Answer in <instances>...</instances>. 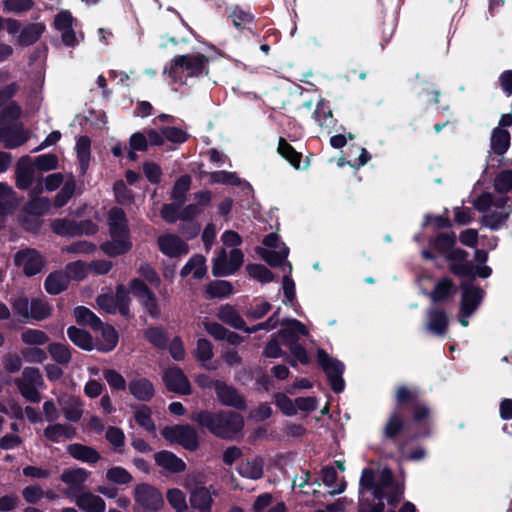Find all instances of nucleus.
I'll list each match as a JSON object with an SVG mask.
<instances>
[{"label":"nucleus","instance_id":"obj_1","mask_svg":"<svg viewBox=\"0 0 512 512\" xmlns=\"http://www.w3.org/2000/svg\"><path fill=\"white\" fill-rule=\"evenodd\" d=\"M360 490H371L377 503H361L359 512H383L386 500L389 505L395 506L401 499L403 488L393 481L392 472L388 468L374 471L365 468L360 478Z\"/></svg>","mask_w":512,"mask_h":512},{"label":"nucleus","instance_id":"obj_2","mask_svg":"<svg viewBox=\"0 0 512 512\" xmlns=\"http://www.w3.org/2000/svg\"><path fill=\"white\" fill-rule=\"evenodd\" d=\"M192 420L224 439L236 437L244 427L243 417L234 412L200 411L193 414Z\"/></svg>","mask_w":512,"mask_h":512},{"label":"nucleus","instance_id":"obj_3","mask_svg":"<svg viewBox=\"0 0 512 512\" xmlns=\"http://www.w3.org/2000/svg\"><path fill=\"white\" fill-rule=\"evenodd\" d=\"M476 210L483 214L481 223L485 227L497 230L512 212V197H495L491 193H483L473 201Z\"/></svg>","mask_w":512,"mask_h":512},{"label":"nucleus","instance_id":"obj_4","mask_svg":"<svg viewBox=\"0 0 512 512\" xmlns=\"http://www.w3.org/2000/svg\"><path fill=\"white\" fill-rule=\"evenodd\" d=\"M164 73H167L173 82L186 85L190 78L208 75L209 58L200 53L177 55Z\"/></svg>","mask_w":512,"mask_h":512},{"label":"nucleus","instance_id":"obj_5","mask_svg":"<svg viewBox=\"0 0 512 512\" xmlns=\"http://www.w3.org/2000/svg\"><path fill=\"white\" fill-rule=\"evenodd\" d=\"M183 486L189 492V501L193 509L211 512L213 497L218 493L212 486H205L204 477L201 474H188L183 480Z\"/></svg>","mask_w":512,"mask_h":512},{"label":"nucleus","instance_id":"obj_6","mask_svg":"<svg viewBox=\"0 0 512 512\" xmlns=\"http://www.w3.org/2000/svg\"><path fill=\"white\" fill-rule=\"evenodd\" d=\"M135 512H157L164 506L163 496L155 487L141 483L134 488Z\"/></svg>","mask_w":512,"mask_h":512},{"label":"nucleus","instance_id":"obj_7","mask_svg":"<svg viewBox=\"0 0 512 512\" xmlns=\"http://www.w3.org/2000/svg\"><path fill=\"white\" fill-rule=\"evenodd\" d=\"M96 302L98 307L106 313L119 312L125 317L129 316V291L122 284L117 286L115 295L101 294L97 297Z\"/></svg>","mask_w":512,"mask_h":512},{"label":"nucleus","instance_id":"obj_8","mask_svg":"<svg viewBox=\"0 0 512 512\" xmlns=\"http://www.w3.org/2000/svg\"><path fill=\"white\" fill-rule=\"evenodd\" d=\"M462 296L460 301L459 322L463 327H467L468 318L471 317L479 307L483 299V290L469 283L461 285Z\"/></svg>","mask_w":512,"mask_h":512},{"label":"nucleus","instance_id":"obj_9","mask_svg":"<svg viewBox=\"0 0 512 512\" xmlns=\"http://www.w3.org/2000/svg\"><path fill=\"white\" fill-rule=\"evenodd\" d=\"M43 378L38 368L26 367L16 384L21 395L30 402L40 401L39 388L43 386Z\"/></svg>","mask_w":512,"mask_h":512},{"label":"nucleus","instance_id":"obj_10","mask_svg":"<svg viewBox=\"0 0 512 512\" xmlns=\"http://www.w3.org/2000/svg\"><path fill=\"white\" fill-rule=\"evenodd\" d=\"M161 434L170 443L179 444L191 451L196 450L199 444L196 430L189 425L168 426Z\"/></svg>","mask_w":512,"mask_h":512},{"label":"nucleus","instance_id":"obj_11","mask_svg":"<svg viewBox=\"0 0 512 512\" xmlns=\"http://www.w3.org/2000/svg\"><path fill=\"white\" fill-rule=\"evenodd\" d=\"M91 473L84 468L66 469L60 475V480L66 485L63 493L69 498L73 499L75 495L81 491H85V484L88 481Z\"/></svg>","mask_w":512,"mask_h":512},{"label":"nucleus","instance_id":"obj_12","mask_svg":"<svg viewBox=\"0 0 512 512\" xmlns=\"http://www.w3.org/2000/svg\"><path fill=\"white\" fill-rule=\"evenodd\" d=\"M14 264L28 277L40 273L45 265L43 257L34 249H23L14 256Z\"/></svg>","mask_w":512,"mask_h":512},{"label":"nucleus","instance_id":"obj_13","mask_svg":"<svg viewBox=\"0 0 512 512\" xmlns=\"http://www.w3.org/2000/svg\"><path fill=\"white\" fill-rule=\"evenodd\" d=\"M318 361L327 374L334 392L339 393L343 391L345 386L342 378L344 365L335 359H331L324 350L318 351Z\"/></svg>","mask_w":512,"mask_h":512},{"label":"nucleus","instance_id":"obj_14","mask_svg":"<svg viewBox=\"0 0 512 512\" xmlns=\"http://www.w3.org/2000/svg\"><path fill=\"white\" fill-rule=\"evenodd\" d=\"M157 246L160 252L169 258H180L189 253L187 242L173 233L158 236Z\"/></svg>","mask_w":512,"mask_h":512},{"label":"nucleus","instance_id":"obj_15","mask_svg":"<svg viewBox=\"0 0 512 512\" xmlns=\"http://www.w3.org/2000/svg\"><path fill=\"white\" fill-rule=\"evenodd\" d=\"M53 231L61 236L92 235L97 231V225L92 221L74 222L66 219H57L52 223Z\"/></svg>","mask_w":512,"mask_h":512},{"label":"nucleus","instance_id":"obj_16","mask_svg":"<svg viewBox=\"0 0 512 512\" xmlns=\"http://www.w3.org/2000/svg\"><path fill=\"white\" fill-rule=\"evenodd\" d=\"M450 270L460 277H475L474 266L467 261L468 253L463 249H453L446 256Z\"/></svg>","mask_w":512,"mask_h":512},{"label":"nucleus","instance_id":"obj_17","mask_svg":"<svg viewBox=\"0 0 512 512\" xmlns=\"http://www.w3.org/2000/svg\"><path fill=\"white\" fill-rule=\"evenodd\" d=\"M163 380L167 389L172 392L182 395H188L191 392V386L187 377L178 367H171L165 370Z\"/></svg>","mask_w":512,"mask_h":512},{"label":"nucleus","instance_id":"obj_18","mask_svg":"<svg viewBox=\"0 0 512 512\" xmlns=\"http://www.w3.org/2000/svg\"><path fill=\"white\" fill-rule=\"evenodd\" d=\"M215 392L217 399L225 406L234 407L238 410H244L246 408L244 398L238 393V391L226 384L223 381H216Z\"/></svg>","mask_w":512,"mask_h":512},{"label":"nucleus","instance_id":"obj_19","mask_svg":"<svg viewBox=\"0 0 512 512\" xmlns=\"http://www.w3.org/2000/svg\"><path fill=\"white\" fill-rule=\"evenodd\" d=\"M72 500L84 512H105L106 510L104 499L89 489L81 491Z\"/></svg>","mask_w":512,"mask_h":512},{"label":"nucleus","instance_id":"obj_20","mask_svg":"<svg viewBox=\"0 0 512 512\" xmlns=\"http://www.w3.org/2000/svg\"><path fill=\"white\" fill-rule=\"evenodd\" d=\"M73 22L74 18L67 10L59 12L54 19L55 28L61 32L62 41L67 46H73L77 43Z\"/></svg>","mask_w":512,"mask_h":512},{"label":"nucleus","instance_id":"obj_21","mask_svg":"<svg viewBox=\"0 0 512 512\" xmlns=\"http://www.w3.org/2000/svg\"><path fill=\"white\" fill-rule=\"evenodd\" d=\"M28 132L21 126L11 127L0 124V142L8 149L21 146L28 140Z\"/></svg>","mask_w":512,"mask_h":512},{"label":"nucleus","instance_id":"obj_22","mask_svg":"<svg viewBox=\"0 0 512 512\" xmlns=\"http://www.w3.org/2000/svg\"><path fill=\"white\" fill-rule=\"evenodd\" d=\"M283 328L279 332L284 345L289 346L298 343L300 335H307L308 330L306 327L296 319H285L282 322Z\"/></svg>","mask_w":512,"mask_h":512},{"label":"nucleus","instance_id":"obj_23","mask_svg":"<svg viewBox=\"0 0 512 512\" xmlns=\"http://www.w3.org/2000/svg\"><path fill=\"white\" fill-rule=\"evenodd\" d=\"M58 403L64 414V417L71 422L80 420L83 414V402L74 396L63 395L58 398Z\"/></svg>","mask_w":512,"mask_h":512},{"label":"nucleus","instance_id":"obj_24","mask_svg":"<svg viewBox=\"0 0 512 512\" xmlns=\"http://www.w3.org/2000/svg\"><path fill=\"white\" fill-rule=\"evenodd\" d=\"M94 330L100 332L101 335V338L95 343L96 349L102 352H109L115 348L118 343V334L112 326L101 322L97 329Z\"/></svg>","mask_w":512,"mask_h":512},{"label":"nucleus","instance_id":"obj_25","mask_svg":"<svg viewBox=\"0 0 512 512\" xmlns=\"http://www.w3.org/2000/svg\"><path fill=\"white\" fill-rule=\"evenodd\" d=\"M130 393L139 401H149L155 394L152 382L146 378H135L129 382Z\"/></svg>","mask_w":512,"mask_h":512},{"label":"nucleus","instance_id":"obj_26","mask_svg":"<svg viewBox=\"0 0 512 512\" xmlns=\"http://www.w3.org/2000/svg\"><path fill=\"white\" fill-rule=\"evenodd\" d=\"M34 176V167L28 162V159L22 158L15 171L16 186L22 190L30 188L34 182Z\"/></svg>","mask_w":512,"mask_h":512},{"label":"nucleus","instance_id":"obj_27","mask_svg":"<svg viewBox=\"0 0 512 512\" xmlns=\"http://www.w3.org/2000/svg\"><path fill=\"white\" fill-rule=\"evenodd\" d=\"M189 274H192V276L198 280H201L206 276V274H207L206 259L203 255H200V254L193 255L187 261V263L182 267V269L180 271V275L182 277H186Z\"/></svg>","mask_w":512,"mask_h":512},{"label":"nucleus","instance_id":"obj_28","mask_svg":"<svg viewBox=\"0 0 512 512\" xmlns=\"http://www.w3.org/2000/svg\"><path fill=\"white\" fill-rule=\"evenodd\" d=\"M154 459L158 466L172 473L182 472L186 468L183 460L169 451L157 452Z\"/></svg>","mask_w":512,"mask_h":512},{"label":"nucleus","instance_id":"obj_29","mask_svg":"<svg viewBox=\"0 0 512 512\" xmlns=\"http://www.w3.org/2000/svg\"><path fill=\"white\" fill-rule=\"evenodd\" d=\"M129 235H111V240L102 245L103 251L109 256H118L131 249Z\"/></svg>","mask_w":512,"mask_h":512},{"label":"nucleus","instance_id":"obj_30","mask_svg":"<svg viewBox=\"0 0 512 512\" xmlns=\"http://www.w3.org/2000/svg\"><path fill=\"white\" fill-rule=\"evenodd\" d=\"M110 235H128L127 220L121 208L114 207L108 213Z\"/></svg>","mask_w":512,"mask_h":512},{"label":"nucleus","instance_id":"obj_31","mask_svg":"<svg viewBox=\"0 0 512 512\" xmlns=\"http://www.w3.org/2000/svg\"><path fill=\"white\" fill-rule=\"evenodd\" d=\"M67 453L82 462L96 463L100 459V454L92 447L74 443L67 446Z\"/></svg>","mask_w":512,"mask_h":512},{"label":"nucleus","instance_id":"obj_32","mask_svg":"<svg viewBox=\"0 0 512 512\" xmlns=\"http://www.w3.org/2000/svg\"><path fill=\"white\" fill-rule=\"evenodd\" d=\"M510 147V134L505 129L496 127L490 138V148L494 154L503 155Z\"/></svg>","mask_w":512,"mask_h":512},{"label":"nucleus","instance_id":"obj_33","mask_svg":"<svg viewBox=\"0 0 512 512\" xmlns=\"http://www.w3.org/2000/svg\"><path fill=\"white\" fill-rule=\"evenodd\" d=\"M448 326V317L443 310L431 309L428 312L427 329L436 335H444Z\"/></svg>","mask_w":512,"mask_h":512},{"label":"nucleus","instance_id":"obj_34","mask_svg":"<svg viewBox=\"0 0 512 512\" xmlns=\"http://www.w3.org/2000/svg\"><path fill=\"white\" fill-rule=\"evenodd\" d=\"M75 434L76 431L73 427L60 423L49 425L44 430V436L52 442H60L64 439H71L75 436Z\"/></svg>","mask_w":512,"mask_h":512},{"label":"nucleus","instance_id":"obj_35","mask_svg":"<svg viewBox=\"0 0 512 512\" xmlns=\"http://www.w3.org/2000/svg\"><path fill=\"white\" fill-rule=\"evenodd\" d=\"M67 335L71 342L83 350L90 351L96 348L92 336L83 329L71 326L67 330Z\"/></svg>","mask_w":512,"mask_h":512},{"label":"nucleus","instance_id":"obj_36","mask_svg":"<svg viewBox=\"0 0 512 512\" xmlns=\"http://www.w3.org/2000/svg\"><path fill=\"white\" fill-rule=\"evenodd\" d=\"M45 30L42 23H32L24 27L17 38V43L21 46H30L35 43Z\"/></svg>","mask_w":512,"mask_h":512},{"label":"nucleus","instance_id":"obj_37","mask_svg":"<svg viewBox=\"0 0 512 512\" xmlns=\"http://www.w3.org/2000/svg\"><path fill=\"white\" fill-rule=\"evenodd\" d=\"M69 280L62 271L50 273L44 283L46 291L51 295H57L64 291L68 286Z\"/></svg>","mask_w":512,"mask_h":512},{"label":"nucleus","instance_id":"obj_38","mask_svg":"<svg viewBox=\"0 0 512 512\" xmlns=\"http://www.w3.org/2000/svg\"><path fill=\"white\" fill-rule=\"evenodd\" d=\"M217 317L235 329H244V320L231 305H222L218 309Z\"/></svg>","mask_w":512,"mask_h":512},{"label":"nucleus","instance_id":"obj_39","mask_svg":"<svg viewBox=\"0 0 512 512\" xmlns=\"http://www.w3.org/2000/svg\"><path fill=\"white\" fill-rule=\"evenodd\" d=\"M456 287L451 279L443 278L435 286L434 290L430 293V298L433 302H440L446 300L449 296L453 295Z\"/></svg>","mask_w":512,"mask_h":512},{"label":"nucleus","instance_id":"obj_40","mask_svg":"<svg viewBox=\"0 0 512 512\" xmlns=\"http://www.w3.org/2000/svg\"><path fill=\"white\" fill-rule=\"evenodd\" d=\"M232 284L224 280H216L205 286L208 298H224L232 293Z\"/></svg>","mask_w":512,"mask_h":512},{"label":"nucleus","instance_id":"obj_41","mask_svg":"<svg viewBox=\"0 0 512 512\" xmlns=\"http://www.w3.org/2000/svg\"><path fill=\"white\" fill-rule=\"evenodd\" d=\"M239 474L249 479H259L263 475V463L260 459L247 460L240 464Z\"/></svg>","mask_w":512,"mask_h":512},{"label":"nucleus","instance_id":"obj_42","mask_svg":"<svg viewBox=\"0 0 512 512\" xmlns=\"http://www.w3.org/2000/svg\"><path fill=\"white\" fill-rule=\"evenodd\" d=\"M21 340L28 346H42L48 343V335L39 329L28 328L21 332Z\"/></svg>","mask_w":512,"mask_h":512},{"label":"nucleus","instance_id":"obj_43","mask_svg":"<svg viewBox=\"0 0 512 512\" xmlns=\"http://www.w3.org/2000/svg\"><path fill=\"white\" fill-rule=\"evenodd\" d=\"M90 144V139L87 136L79 137L76 143L75 150L82 173H85L88 168L90 160Z\"/></svg>","mask_w":512,"mask_h":512},{"label":"nucleus","instance_id":"obj_44","mask_svg":"<svg viewBox=\"0 0 512 512\" xmlns=\"http://www.w3.org/2000/svg\"><path fill=\"white\" fill-rule=\"evenodd\" d=\"M74 317L78 323L88 325L92 329H97L102 322L90 309L83 306L74 309Z\"/></svg>","mask_w":512,"mask_h":512},{"label":"nucleus","instance_id":"obj_45","mask_svg":"<svg viewBox=\"0 0 512 512\" xmlns=\"http://www.w3.org/2000/svg\"><path fill=\"white\" fill-rule=\"evenodd\" d=\"M191 177L188 175L181 176L174 184L171 198L178 203L182 204L186 199V193L190 189Z\"/></svg>","mask_w":512,"mask_h":512},{"label":"nucleus","instance_id":"obj_46","mask_svg":"<svg viewBox=\"0 0 512 512\" xmlns=\"http://www.w3.org/2000/svg\"><path fill=\"white\" fill-rule=\"evenodd\" d=\"M314 119L321 127L329 128L333 123L332 111L324 100H320L314 111Z\"/></svg>","mask_w":512,"mask_h":512},{"label":"nucleus","instance_id":"obj_47","mask_svg":"<svg viewBox=\"0 0 512 512\" xmlns=\"http://www.w3.org/2000/svg\"><path fill=\"white\" fill-rule=\"evenodd\" d=\"M106 479L117 485H125L132 482L133 477L125 468L114 466L106 471Z\"/></svg>","mask_w":512,"mask_h":512},{"label":"nucleus","instance_id":"obj_48","mask_svg":"<svg viewBox=\"0 0 512 512\" xmlns=\"http://www.w3.org/2000/svg\"><path fill=\"white\" fill-rule=\"evenodd\" d=\"M48 352L51 358L59 364H68L72 357L69 347L61 343L49 344Z\"/></svg>","mask_w":512,"mask_h":512},{"label":"nucleus","instance_id":"obj_49","mask_svg":"<svg viewBox=\"0 0 512 512\" xmlns=\"http://www.w3.org/2000/svg\"><path fill=\"white\" fill-rule=\"evenodd\" d=\"M62 182H63V176L61 173L50 174L44 179L43 182L41 180L37 181L35 186H33L31 193L32 194L41 193L43 191V184L47 191H54L62 184Z\"/></svg>","mask_w":512,"mask_h":512},{"label":"nucleus","instance_id":"obj_50","mask_svg":"<svg viewBox=\"0 0 512 512\" xmlns=\"http://www.w3.org/2000/svg\"><path fill=\"white\" fill-rule=\"evenodd\" d=\"M167 501L176 512H183L187 509L186 495L178 488L167 491Z\"/></svg>","mask_w":512,"mask_h":512},{"label":"nucleus","instance_id":"obj_51","mask_svg":"<svg viewBox=\"0 0 512 512\" xmlns=\"http://www.w3.org/2000/svg\"><path fill=\"white\" fill-rule=\"evenodd\" d=\"M404 428V420L402 416L395 412L392 413L384 427V435L387 438L396 437Z\"/></svg>","mask_w":512,"mask_h":512},{"label":"nucleus","instance_id":"obj_52","mask_svg":"<svg viewBox=\"0 0 512 512\" xmlns=\"http://www.w3.org/2000/svg\"><path fill=\"white\" fill-rule=\"evenodd\" d=\"M195 357L198 361L202 362L203 366L210 368L206 363L213 357V347L211 342L206 339H199L195 349Z\"/></svg>","mask_w":512,"mask_h":512},{"label":"nucleus","instance_id":"obj_53","mask_svg":"<svg viewBox=\"0 0 512 512\" xmlns=\"http://www.w3.org/2000/svg\"><path fill=\"white\" fill-rule=\"evenodd\" d=\"M278 152L284 158H286L294 167H299L301 161V154L296 152L294 148L283 138H280L279 140Z\"/></svg>","mask_w":512,"mask_h":512},{"label":"nucleus","instance_id":"obj_54","mask_svg":"<svg viewBox=\"0 0 512 512\" xmlns=\"http://www.w3.org/2000/svg\"><path fill=\"white\" fill-rule=\"evenodd\" d=\"M246 269L252 278L261 283H268L273 280V274L264 265L249 264Z\"/></svg>","mask_w":512,"mask_h":512},{"label":"nucleus","instance_id":"obj_55","mask_svg":"<svg viewBox=\"0 0 512 512\" xmlns=\"http://www.w3.org/2000/svg\"><path fill=\"white\" fill-rule=\"evenodd\" d=\"M288 256V248L285 245L279 247V249L267 250L263 254L264 260L272 266L281 265Z\"/></svg>","mask_w":512,"mask_h":512},{"label":"nucleus","instance_id":"obj_56","mask_svg":"<svg viewBox=\"0 0 512 512\" xmlns=\"http://www.w3.org/2000/svg\"><path fill=\"white\" fill-rule=\"evenodd\" d=\"M147 340L157 348H165L168 338L163 329L158 327L149 328L145 332Z\"/></svg>","mask_w":512,"mask_h":512},{"label":"nucleus","instance_id":"obj_57","mask_svg":"<svg viewBox=\"0 0 512 512\" xmlns=\"http://www.w3.org/2000/svg\"><path fill=\"white\" fill-rule=\"evenodd\" d=\"M51 307L41 301V300H33L30 306V318L34 320H43L51 315Z\"/></svg>","mask_w":512,"mask_h":512},{"label":"nucleus","instance_id":"obj_58","mask_svg":"<svg viewBox=\"0 0 512 512\" xmlns=\"http://www.w3.org/2000/svg\"><path fill=\"white\" fill-rule=\"evenodd\" d=\"M496 192L502 194L512 189V171H502L494 179Z\"/></svg>","mask_w":512,"mask_h":512},{"label":"nucleus","instance_id":"obj_59","mask_svg":"<svg viewBox=\"0 0 512 512\" xmlns=\"http://www.w3.org/2000/svg\"><path fill=\"white\" fill-rule=\"evenodd\" d=\"M456 242V235L454 233H444L439 235L435 240V248L445 256L453 250Z\"/></svg>","mask_w":512,"mask_h":512},{"label":"nucleus","instance_id":"obj_60","mask_svg":"<svg viewBox=\"0 0 512 512\" xmlns=\"http://www.w3.org/2000/svg\"><path fill=\"white\" fill-rule=\"evenodd\" d=\"M75 187H76L75 181L71 177L64 183L62 189L56 195L55 205L57 207H62L63 205H65L67 203V201L72 197V195L75 191Z\"/></svg>","mask_w":512,"mask_h":512},{"label":"nucleus","instance_id":"obj_61","mask_svg":"<svg viewBox=\"0 0 512 512\" xmlns=\"http://www.w3.org/2000/svg\"><path fill=\"white\" fill-rule=\"evenodd\" d=\"M134 417L136 422L145 430L149 432H153L155 430V425L151 419V411L148 407L143 406L139 408L135 412Z\"/></svg>","mask_w":512,"mask_h":512},{"label":"nucleus","instance_id":"obj_62","mask_svg":"<svg viewBox=\"0 0 512 512\" xmlns=\"http://www.w3.org/2000/svg\"><path fill=\"white\" fill-rule=\"evenodd\" d=\"M4 10L11 13H22L31 9L32 0H4Z\"/></svg>","mask_w":512,"mask_h":512},{"label":"nucleus","instance_id":"obj_63","mask_svg":"<svg viewBox=\"0 0 512 512\" xmlns=\"http://www.w3.org/2000/svg\"><path fill=\"white\" fill-rule=\"evenodd\" d=\"M105 380L111 388L117 390H124L126 388V381L124 377L113 369H106L103 372Z\"/></svg>","mask_w":512,"mask_h":512},{"label":"nucleus","instance_id":"obj_64","mask_svg":"<svg viewBox=\"0 0 512 512\" xmlns=\"http://www.w3.org/2000/svg\"><path fill=\"white\" fill-rule=\"evenodd\" d=\"M88 267H86L82 262L76 261L69 263L66 266V276L68 277V280L74 279V280H81L86 277Z\"/></svg>","mask_w":512,"mask_h":512}]
</instances>
